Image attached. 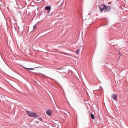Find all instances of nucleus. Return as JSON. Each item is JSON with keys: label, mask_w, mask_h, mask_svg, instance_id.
<instances>
[{"label": "nucleus", "mask_w": 128, "mask_h": 128, "mask_svg": "<svg viewBox=\"0 0 128 128\" xmlns=\"http://www.w3.org/2000/svg\"><path fill=\"white\" fill-rule=\"evenodd\" d=\"M26 112L28 116L30 117H36L38 116L36 114L32 112L26 110Z\"/></svg>", "instance_id": "obj_1"}, {"label": "nucleus", "mask_w": 128, "mask_h": 128, "mask_svg": "<svg viewBox=\"0 0 128 128\" xmlns=\"http://www.w3.org/2000/svg\"><path fill=\"white\" fill-rule=\"evenodd\" d=\"M112 98L114 100H117V95L115 94H112Z\"/></svg>", "instance_id": "obj_2"}, {"label": "nucleus", "mask_w": 128, "mask_h": 128, "mask_svg": "<svg viewBox=\"0 0 128 128\" xmlns=\"http://www.w3.org/2000/svg\"><path fill=\"white\" fill-rule=\"evenodd\" d=\"M98 7V8H102H102H107L106 6L104 4H100L99 5Z\"/></svg>", "instance_id": "obj_3"}, {"label": "nucleus", "mask_w": 128, "mask_h": 128, "mask_svg": "<svg viewBox=\"0 0 128 128\" xmlns=\"http://www.w3.org/2000/svg\"><path fill=\"white\" fill-rule=\"evenodd\" d=\"M46 113L48 115L50 116L52 114V111L51 110H48L46 111Z\"/></svg>", "instance_id": "obj_4"}, {"label": "nucleus", "mask_w": 128, "mask_h": 128, "mask_svg": "<svg viewBox=\"0 0 128 128\" xmlns=\"http://www.w3.org/2000/svg\"><path fill=\"white\" fill-rule=\"evenodd\" d=\"M110 8H100V11L101 12H102L104 9V12H106L107 10H109L108 9H110Z\"/></svg>", "instance_id": "obj_5"}, {"label": "nucleus", "mask_w": 128, "mask_h": 128, "mask_svg": "<svg viewBox=\"0 0 128 128\" xmlns=\"http://www.w3.org/2000/svg\"><path fill=\"white\" fill-rule=\"evenodd\" d=\"M90 116L93 119H94V117L93 114H90Z\"/></svg>", "instance_id": "obj_6"}, {"label": "nucleus", "mask_w": 128, "mask_h": 128, "mask_svg": "<svg viewBox=\"0 0 128 128\" xmlns=\"http://www.w3.org/2000/svg\"><path fill=\"white\" fill-rule=\"evenodd\" d=\"M79 51L80 50L78 49L76 52V53L77 54H78Z\"/></svg>", "instance_id": "obj_7"}, {"label": "nucleus", "mask_w": 128, "mask_h": 128, "mask_svg": "<svg viewBox=\"0 0 128 128\" xmlns=\"http://www.w3.org/2000/svg\"><path fill=\"white\" fill-rule=\"evenodd\" d=\"M25 68L26 69H27V70H34V68Z\"/></svg>", "instance_id": "obj_8"}, {"label": "nucleus", "mask_w": 128, "mask_h": 128, "mask_svg": "<svg viewBox=\"0 0 128 128\" xmlns=\"http://www.w3.org/2000/svg\"><path fill=\"white\" fill-rule=\"evenodd\" d=\"M47 10L48 12V13L49 12V11L50 10V8H45Z\"/></svg>", "instance_id": "obj_9"}, {"label": "nucleus", "mask_w": 128, "mask_h": 128, "mask_svg": "<svg viewBox=\"0 0 128 128\" xmlns=\"http://www.w3.org/2000/svg\"><path fill=\"white\" fill-rule=\"evenodd\" d=\"M3 97H4V96L2 95H0V99H1Z\"/></svg>", "instance_id": "obj_10"}, {"label": "nucleus", "mask_w": 128, "mask_h": 128, "mask_svg": "<svg viewBox=\"0 0 128 128\" xmlns=\"http://www.w3.org/2000/svg\"><path fill=\"white\" fill-rule=\"evenodd\" d=\"M36 28V24L33 27V29H34Z\"/></svg>", "instance_id": "obj_11"}, {"label": "nucleus", "mask_w": 128, "mask_h": 128, "mask_svg": "<svg viewBox=\"0 0 128 128\" xmlns=\"http://www.w3.org/2000/svg\"><path fill=\"white\" fill-rule=\"evenodd\" d=\"M45 8H51V6H47Z\"/></svg>", "instance_id": "obj_12"}, {"label": "nucleus", "mask_w": 128, "mask_h": 128, "mask_svg": "<svg viewBox=\"0 0 128 128\" xmlns=\"http://www.w3.org/2000/svg\"><path fill=\"white\" fill-rule=\"evenodd\" d=\"M40 121H41L42 122V119L41 118H40Z\"/></svg>", "instance_id": "obj_13"}, {"label": "nucleus", "mask_w": 128, "mask_h": 128, "mask_svg": "<svg viewBox=\"0 0 128 128\" xmlns=\"http://www.w3.org/2000/svg\"><path fill=\"white\" fill-rule=\"evenodd\" d=\"M42 75V74H40V76H41V75Z\"/></svg>", "instance_id": "obj_14"}, {"label": "nucleus", "mask_w": 128, "mask_h": 128, "mask_svg": "<svg viewBox=\"0 0 128 128\" xmlns=\"http://www.w3.org/2000/svg\"><path fill=\"white\" fill-rule=\"evenodd\" d=\"M22 8H24V7H22Z\"/></svg>", "instance_id": "obj_15"}]
</instances>
